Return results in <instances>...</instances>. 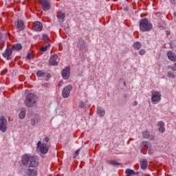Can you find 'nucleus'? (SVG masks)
<instances>
[{
  "instance_id": "nucleus-32",
  "label": "nucleus",
  "mask_w": 176,
  "mask_h": 176,
  "mask_svg": "<svg viewBox=\"0 0 176 176\" xmlns=\"http://www.w3.org/2000/svg\"><path fill=\"white\" fill-rule=\"evenodd\" d=\"M176 63H175V66H168V69H171V71L174 72L176 71Z\"/></svg>"
},
{
  "instance_id": "nucleus-36",
  "label": "nucleus",
  "mask_w": 176,
  "mask_h": 176,
  "mask_svg": "<svg viewBox=\"0 0 176 176\" xmlns=\"http://www.w3.org/2000/svg\"><path fill=\"white\" fill-rule=\"evenodd\" d=\"M79 107L80 108H83L85 107V103L83 102H79Z\"/></svg>"
},
{
  "instance_id": "nucleus-13",
  "label": "nucleus",
  "mask_w": 176,
  "mask_h": 176,
  "mask_svg": "<svg viewBox=\"0 0 176 176\" xmlns=\"http://www.w3.org/2000/svg\"><path fill=\"white\" fill-rule=\"evenodd\" d=\"M69 67H66L62 72L63 78H64L66 80L68 79L69 78Z\"/></svg>"
},
{
  "instance_id": "nucleus-44",
  "label": "nucleus",
  "mask_w": 176,
  "mask_h": 176,
  "mask_svg": "<svg viewBox=\"0 0 176 176\" xmlns=\"http://www.w3.org/2000/svg\"><path fill=\"white\" fill-rule=\"evenodd\" d=\"M73 159H75V156L73 157Z\"/></svg>"
},
{
  "instance_id": "nucleus-5",
  "label": "nucleus",
  "mask_w": 176,
  "mask_h": 176,
  "mask_svg": "<svg viewBox=\"0 0 176 176\" xmlns=\"http://www.w3.org/2000/svg\"><path fill=\"white\" fill-rule=\"evenodd\" d=\"M37 151H38L39 152L43 153V155H46V153H47V152H49V146H47V144H46L45 143H42V142H41V141H39L37 143Z\"/></svg>"
},
{
  "instance_id": "nucleus-43",
  "label": "nucleus",
  "mask_w": 176,
  "mask_h": 176,
  "mask_svg": "<svg viewBox=\"0 0 176 176\" xmlns=\"http://www.w3.org/2000/svg\"><path fill=\"white\" fill-rule=\"evenodd\" d=\"M174 14H175V16H176V12Z\"/></svg>"
},
{
  "instance_id": "nucleus-35",
  "label": "nucleus",
  "mask_w": 176,
  "mask_h": 176,
  "mask_svg": "<svg viewBox=\"0 0 176 176\" xmlns=\"http://www.w3.org/2000/svg\"><path fill=\"white\" fill-rule=\"evenodd\" d=\"M139 54H140V56H144V54H145V50H140L139 51Z\"/></svg>"
},
{
  "instance_id": "nucleus-37",
  "label": "nucleus",
  "mask_w": 176,
  "mask_h": 176,
  "mask_svg": "<svg viewBox=\"0 0 176 176\" xmlns=\"http://www.w3.org/2000/svg\"><path fill=\"white\" fill-rule=\"evenodd\" d=\"M58 87H61L63 86V81H60L58 85Z\"/></svg>"
},
{
  "instance_id": "nucleus-24",
  "label": "nucleus",
  "mask_w": 176,
  "mask_h": 176,
  "mask_svg": "<svg viewBox=\"0 0 176 176\" xmlns=\"http://www.w3.org/2000/svg\"><path fill=\"white\" fill-rule=\"evenodd\" d=\"M19 118L20 119H24L25 118V109H22L21 112L19 113Z\"/></svg>"
},
{
  "instance_id": "nucleus-3",
  "label": "nucleus",
  "mask_w": 176,
  "mask_h": 176,
  "mask_svg": "<svg viewBox=\"0 0 176 176\" xmlns=\"http://www.w3.org/2000/svg\"><path fill=\"white\" fill-rule=\"evenodd\" d=\"M152 23L148 21L146 19H142L140 20V30L142 31V32H148L152 30Z\"/></svg>"
},
{
  "instance_id": "nucleus-42",
  "label": "nucleus",
  "mask_w": 176,
  "mask_h": 176,
  "mask_svg": "<svg viewBox=\"0 0 176 176\" xmlns=\"http://www.w3.org/2000/svg\"><path fill=\"white\" fill-rule=\"evenodd\" d=\"M173 1H174V0H170V2H173Z\"/></svg>"
},
{
  "instance_id": "nucleus-17",
  "label": "nucleus",
  "mask_w": 176,
  "mask_h": 176,
  "mask_svg": "<svg viewBox=\"0 0 176 176\" xmlns=\"http://www.w3.org/2000/svg\"><path fill=\"white\" fill-rule=\"evenodd\" d=\"M142 137L143 138H146L150 140L151 141H153L155 137H153V135H149V133L148 132V131H145L142 133Z\"/></svg>"
},
{
  "instance_id": "nucleus-6",
  "label": "nucleus",
  "mask_w": 176,
  "mask_h": 176,
  "mask_svg": "<svg viewBox=\"0 0 176 176\" xmlns=\"http://www.w3.org/2000/svg\"><path fill=\"white\" fill-rule=\"evenodd\" d=\"M41 8L45 12H47V10H50L52 9V4L50 1L49 0H39Z\"/></svg>"
},
{
  "instance_id": "nucleus-4",
  "label": "nucleus",
  "mask_w": 176,
  "mask_h": 176,
  "mask_svg": "<svg viewBox=\"0 0 176 176\" xmlns=\"http://www.w3.org/2000/svg\"><path fill=\"white\" fill-rule=\"evenodd\" d=\"M162 100V94L160 92L153 90L151 91V102L153 104H157Z\"/></svg>"
},
{
  "instance_id": "nucleus-10",
  "label": "nucleus",
  "mask_w": 176,
  "mask_h": 176,
  "mask_svg": "<svg viewBox=\"0 0 176 176\" xmlns=\"http://www.w3.org/2000/svg\"><path fill=\"white\" fill-rule=\"evenodd\" d=\"M57 58H58V56L57 54H54L51 56L49 63L50 65H58V63L57 62Z\"/></svg>"
},
{
  "instance_id": "nucleus-40",
  "label": "nucleus",
  "mask_w": 176,
  "mask_h": 176,
  "mask_svg": "<svg viewBox=\"0 0 176 176\" xmlns=\"http://www.w3.org/2000/svg\"><path fill=\"white\" fill-rule=\"evenodd\" d=\"M148 153H149V154L153 153V150L149 149V150H148Z\"/></svg>"
},
{
  "instance_id": "nucleus-39",
  "label": "nucleus",
  "mask_w": 176,
  "mask_h": 176,
  "mask_svg": "<svg viewBox=\"0 0 176 176\" xmlns=\"http://www.w3.org/2000/svg\"><path fill=\"white\" fill-rule=\"evenodd\" d=\"M79 153H80V150L78 149L76 151V155H79Z\"/></svg>"
},
{
  "instance_id": "nucleus-20",
  "label": "nucleus",
  "mask_w": 176,
  "mask_h": 176,
  "mask_svg": "<svg viewBox=\"0 0 176 176\" xmlns=\"http://www.w3.org/2000/svg\"><path fill=\"white\" fill-rule=\"evenodd\" d=\"M23 49V45L20 43L15 44L11 48V50H17L18 52Z\"/></svg>"
},
{
  "instance_id": "nucleus-8",
  "label": "nucleus",
  "mask_w": 176,
  "mask_h": 176,
  "mask_svg": "<svg viewBox=\"0 0 176 176\" xmlns=\"http://www.w3.org/2000/svg\"><path fill=\"white\" fill-rule=\"evenodd\" d=\"M71 90H72V85H67L63 89V90L62 91V96L63 98H68L69 97Z\"/></svg>"
},
{
  "instance_id": "nucleus-16",
  "label": "nucleus",
  "mask_w": 176,
  "mask_h": 176,
  "mask_svg": "<svg viewBox=\"0 0 176 176\" xmlns=\"http://www.w3.org/2000/svg\"><path fill=\"white\" fill-rule=\"evenodd\" d=\"M36 174H38V171L34 168H29L26 171V176H35Z\"/></svg>"
},
{
  "instance_id": "nucleus-38",
  "label": "nucleus",
  "mask_w": 176,
  "mask_h": 176,
  "mask_svg": "<svg viewBox=\"0 0 176 176\" xmlns=\"http://www.w3.org/2000/svg\"><path fill=\"white\" fill-rule=\"evenodd\" d=\"M45 142H49V138L48 137L45 138Z\"/></svg>"
},
{
  "instance_id": "nucleus-27",
  "label": "nucleus",
  "mask_w": 176,
  "mask_h": 176,
  "mask_svg": "<svg viewBox=\"0 0 176 176\" xmlns=\"http://www.w3.org/2000/svg\"><path fill=\"white\" fill-rule=\"evenodd\" d=\"M45 72H42V71H38L36 73V75L38 76V78H43V76H45Z\"/></svg>"
},
{
  "instance_id": "nucleus-9",
  "label": "nucleus",
  "mask_w": 176,
  "mask_h": 176,
  "mask_svg": "<svg viewBox=\"0 0 176 176\" xmlns=\"http://www.w3.org/2000/svg\"><path fill=\"white\" fill-rule=\"evenodd\" d=\"M14 25L16 30L19 31H23L25 28V25H24V22L21 20H18L14 23Z\"/></svg>"
},
{
  "instance_id": "nucleus-29",
  "label": "nucleus",
  "mask_w": 176,
  "mask_h": 176,
  "mask_svg": "<svg viewBox=\"0 0 176 176\" xmlns=\"http://www.w3.org/2000/svg\"><path fill=\"white\" fill-rule=\"evenodd\" d=\"M49 47H50V44L47 43L45 47H41V52H46Z\"/></svg>"
},
{
  "instance_id": "nucleus-23",
  "label": "nucleus",
  "mask_w": 176,
  "mask_h": 176,
  "mask_svg": "<svg viewBox=\"0 0 176 176\" xmlns=\"http://www.w3.org/2000/svg\"><path fill=\"white\" fill-rule=\"evenodd\" d=\"M125 174H126V176H133L135 174H138V172L135 173L131 169H126V170L125 171Z\"/></svg>"
},
{
  "instance_id": "nucleus-19",
  "label": "nucleus",
  "mask_w": 176,
  "mask_h": 176,
  "mask_svg": "<svg viewBox=\"0 0 176 176\" xmlns=\"http://www.w3.org/2000/svg\"><path fill=\"white\" fill-rule=\"evenodd\" d=\"M167 56L170 61H176V55L173 52L169 51L167 53Z\"/></svg>"
},
{
  "instance_id": "nucleus-1",
  "label": "nucleus",
  "mask_w": 176,
  "mask_h": 176,
  "mask_svg": "<svg viewBox=\"0 0 176 176\" xmlns=\"http://www.w3.org/2000/svg\"><path fill=\"white\" fill-rule=\"evenodd\" d=\"M22 163L24 166H28L29 167H38L39 162L36 160V156H32L25 155L22 157Z\"/></svg>"
},
{
  "instance_id": "nucleus-15",
  "label": "nucleus",
  "mask_w": 176,
  "mask_h": 176,
  "mask_svg": "<svg viewBox=\"0 0 176 176\" xmlns=\"http://www.w3.org/2000/svg\"><path fill=\"white\" fill-rule=\"evenodd\" d=\"M140 167L142 170H146V168L148 167V161L145 159H142L140 161Z\"/></svg>"
},
{
  "instance_id": "nucleus-22",
  "label": "nucleus",
  "mask_w": 176,
  "mask_h": 176,
  "mask_svg": "<svg viewBox=\"0 0 176 176\" xmlns=\"http://www.w3.org/2000/svg\"><path fill=\"white\" fill-rule=\"evenodd\" d=\"M38 122H39V117L38 116H36L34 118L31 120L32 126H35V124H38Z\"/></svg>"
},
{
  "instance_id": "nucleus-30",
  "label": "nucleus",
  "mask_w": 176,
  "mask_h": 176,
  "mask_svg": "<svg viewBox=\"0 0 176 176\" xmlns=\"http://www.w3.org/2000/svg\"><path fill=\"white\" fill-rule=\"evenodd\" d=\"M43 39L45 41V42H49V36H47V34H43Z\"/></svg>"
},
{
  "instance_id": "nucleus-12",
  "label": "nucleus",
  "mask_w": 176,
  "mask_h": 176,
  "mask_svg": "<svg viewBox=\"0 0 176 176\" xmlns=\"http://www.w3.org/2000/svg\"><path fill=\"white\" fill-rule=\"evenodd\" d=\"M43 25L39 21H36L33 24V29L34 31L40 32L42 31Z\"/></svg>"
},
{
  "instance_id": "nucleus-34",
  "label": "nucleus",
  "mask_w": 176,
  "mask_h": 176,
  "mask_svg": "<svg viewBox=\"0 0 176 176\" xmlns=\"http://www.w3.org/2000/svg\"><path fill=\"white\" fill-rule=\"evenodd\" d=\"M26 58L28 60H31V58H32V53H28L27 56H26Z\"/></svg>"
},
{
  "instance_id": "nucleus-26",
  "label": "nucleus",
  "mask_w": 176,
  "mask_h": 176,
  "mask_svg": "<svg viewBox=\"0 0 176 176\" xmlns=\"http://www.w3.org/2000/svg\"><path fill=\"white\" fill-rule=\"evenodd\" d=\"M133 47L135 50H140L141 49V43L140 42H136L133 45Z\"/></svg>"
},
{
  "instance_id": "nucleus-21",
  "label": "nucleus",
  "mask_w": 176,
  "mask_h": 176,
  "mask_svg": "<svg viewBox=\"0 0 176 176\" xmlns=\"http://www.w3.org/2000/svg\"><path fill=\"white\" fill-rule=\"evenodd\" d=\"M97 113L99 115V116L102 118V116H105V110L102 109L101 107H98L97 108Z\"/></svg>"
},
{
  "instance_id": "nucleus-25",
  "label": "nucleus",
  "mask_w": 176,
  "mask_h": 176,
  "mask_svg": "<svg viewBox=\"0 0 176 176\" xmlns=\"http://www.w3.org/2000/svg\"><path fill=\"white\" fill-rule=\"evenodd\" d=\"M0 43H1V50H2V49H3V46H5V37L1 36L0 37Z\"/></svg>"
},
{
  "instance_id": "nucleus-11",
  "label": "nucleus",
  "mask_w": 176,
  "mask_h": 176,
  "mask_svg": "<svg viewBox=\"0 0 176 176\" xmlns=\"http://www.w3.org/2000/svg\"><path fill=\"white\" fill-rule=\"evenodd\" d=\"M12 49H6L5 52L3 53V57L6 60H12Z\"/></svg>"
},
{
  "instance_id": "nucleus-18",
  "label": "nucleus",
  "mask_w": 176,
  "mask_h": 176,
  "mask_svg": "<svg viewBox=\"0 0 176 176\" xmlns=\"http://www.w3.org/2000/svg\"><path fill=\"white\" fill-rule=\"evenodd\" d=\"M64 19H65V13L59 12L58 14V21L59 23H64Z\"/></svg>"
},
{
  "instance_id": "nucleus-41",
  "label": "nucleus",
  "mask_w": 176,
  "mask_h": 176,
  "mask_svg": "<svg viewBox=\"0 0 176 176\" xmlns=\"http://www.w3.org/2000/svg\"><path fill=\"white\" fill-rule=\"evenodd\" d=\"M134 105H138V102L137 101L134 102Z\"/></svg>"
},
{
  "instance_id": "nucleus-28",
  "label": "nucleus",
  "mask_w": 176,
  "mask_h": 176,
  "mask_svg": "<svg viewBox=\"0 0 176 176\" xmlns=\"http://www.w3.org/2000/svg\"><path fill=\"white\" fill-rule=\"evenodd\" d=\"M140 145L142 148H145L146 146H148V145H149V143L146 141H143L140 143Z\"/></svg>"
},
{
  "instance_id": "nucleus-2",
  "label": "nucleus",
  "mask_w": 176,
  "mask_h": 176,
  "mask_svg": "<svg viewBox=\"0 0 176 176\" xmlns=\"http://www.w3.org/2000/svg\"><path fill=\"white\" fill-rule=\"evenodd\" d=\"M35 104H36V95L33 93L28 94L25 99V105L32 108V107H35Z\"/></svg>"
},
{
  "instance_id": "nucleus-33",
  "label": "nucleus",
  "mask_w": 176,
  "mask_h": 176,
  "mask_svg": "<svg viewBox=\"0 0 176 176\" xmlns=\"http://www.w3.org/2000/svg\"><path fill=\"white\" fill-rule=\"evenodd\" d=\"M168 78H174L175 77V76L174 75V74L171 73V72H168L167 74Z\"/></svg>"
},
{
  "instance_id": "nucleus-14",
  "label": "nucleus",
  "mask_w": 176,
  "mask_h": 176,
  "mask_svg": "<svg viewBox=\"0 0 176 176\" xmlns=\"http://www.w3.org/2000/svg\"><path fill=\"white\" fill-rule=\"evenodd\" d=\"M157 126H158V131L160 133H164V131H166V129L164 128V122H163V121H160L157 123Z\"/></svg>"
},
{
  "instance_id": "nucleus-7",
  "label": "nucleus",
  "mask_w": 176,
  "mask_h": 176,
  "mask_svg": "<svg viewBox=\"0 0 176 176\" xmlns=\"http://www.w3.org/2000/svg\"><path fill=\"white\" fill-rule=\"evenodd\" d=\"M6 130H8V121L4 116H1L0 118V131L6 133Z\"/></svg>"
},
{
  "instance_id": "nucleus-31",
  "label": "nucleus",
  "mask_w": 176,
  "mask_h": 176,
  "mask_svg": "<svg viewBox=\"0 0 176 176\" xmlns=\"http://www.w3.org/2000/svg\"><path fill=\"white\" fill-rule=\"evenodd\" d=\"M111 164L113 166H120V163L118 162L116 160H113L111 162Z\"/></svg>"
}]
</instances>
